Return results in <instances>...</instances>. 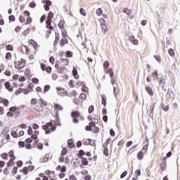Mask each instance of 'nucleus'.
I'll use <instances>...</instances> for the list:
<instances>
[{
    "mask_svg": "<svg viewBox=\"0 0 180 180\" xmlns=\"http://www.w3.org/2000/svg\"><path fill=\"white\" fill-rule=\"evenodd\" d=\"M168 53H169V56H170L171 57H174V56H175V51H174V49H169L168 50Z\"/></svg>",
    "mask_w": 180,
    "mask_h": 180,
    "instance_id": "nucleus-22",
    "label": "nucleus"
},
{
    "mask_svg": "<svg viewBox=\"0 0 180 180\" xmlns=\"http://www.w3.org/2000/svg\"><path fill=\"white\" fill-rule=\"evenodd\" d=\"M25 77H30V70L29 69L25 70Z\"/></svg>",
    "mask_w": 180,
    "mask_h": 180,
    "instance_id": "nucleus-57",
    "label": "nucleus"
},
{
    "mask_svg": "<svg viewBox=\"0 0 180 180\" xmlns=\"http://www.w3.org/2000/svg\"><path fill=\"white\" fill-rule=\"evenodd\" d=\"M89 125L91 127V128L92 129V127H96V124H95V122L94 121H91L89 123Z\"/></svg>",
    "mask_w": 180,
    "mask_h": 180,
    "instance_id": "nucleus-52",
    "label": "nucleus"
},
{
    "mask_svg": "<svg viewBox=\"0 0 180 180\" xmlns=\"http://www.w3.org/2000/svg\"><path fill=\"white\" fill-rule=\"evenodd\" d=\"M79 12L82 15V16H86V11H85V9L80 8Z\"/></svg>",
    "mask_w": 180,
    "mask_h": 180,
    "instance_id": "nucleus-43",
    "label": "nucleus"
},
{
    "mask_svg": "<svg viewBox=\"0 0 180 180\" xmlns=\"http://www.w3.org/2000/svg\"><path fill=\"white\" fill-rule=\"evenodd\" d=\"M4 106H8L9 105V101L6 98H3V101L1 102Z\"/></svg>",
    "mask_w": 180,
    "mask_h": 180,
    "instance_id": "nucleus-27",
    "label": "nucleus"
},
{
    "mask_svg": "<svg viewBox=\"0 0 180 180\" xmlns=\"http://www.w3.org/2000/svg\"><path fill=\"white\" fill-rule=\"evenodd\" d=\"M122 12H124V13H126L127 15H130V13H131L130 10H129L127 8H124Z\"/></svg>",
    "mask_w": 180,
    "mask_h": 180,
    "instance_id": "nucleus-62",
    "label": "nucleus"
},
{
    "mask_svg": "<svg viewBox=\"0 0 180 180\" xmlns=\"http://www.w3.org/2000/svg\"><path fill=\"white\" fill-rule=\"evenodd\" d=\"M154 58L159 63H161V56L155 55Z\"/></svg>",
    "mask_w": 180,
    "mask_h": 180,
    "instance_id": "nucleus-55",
    "label": "nucleus"
},
{
    "mask_svg": "<svg viewBox=\"0 0 180 180\" xmlns=\"http://www.w3.org/2000/svg\"><path fill=\"white\" fill-rule=\"evenodd\" d=\"M72 75L75 79H78L79 78V76L78 75V70H77V68L73 67V70L72 71Z\"/></svg>",
    "mask_w": 180,
    "mask_h": 180,
    "instance_id": "nucleus-3",
    "label": "nucleus"
},
{
    "mask_svg": "<svg viewBox=\"0 0 180 180\" xmlns=\"http://www.w3.org/2000/svg\"><path fill=\"white\" fill-rule=\"evenodd\" d=\"M166 168H167V162H162L160 164V171H161V172H164L165 171Z\"/></svg>",
    "mask_w": 180,
    "mask_h": 180,
    "instance_id": "nucleus-13",
    "label": "nucleus"
},
{
    "mask_svg": "<svg viewBox=\"0 0 180 180\" xmlns=\"http://www.w3.org/2000/svg\"><path fill=\"white\" fill-rule=\"evenodd\" d=\"M152 75L153 77V79L154 81H155V79H158V72L157 70H155L153 73Z\"/></svg>",
    "mask_w": 180,
    "mask_h": 180,
    "instance_id": "nucleus-18",
    "label": "nucleus"
},
{
    "mask_svg": "<svg viewBox=\"0 0 180 180\" xmlns=\"http://www.w3.org/2000/svg\"><path fill=\"white\" fill-rule=\"evenodd\" d=\"M29 6H30V8H32L33 9V8H36V3L32 1L29 4Z\"/></svg>",
    "mask_w": 180,
    "mask_h": 180,
    "instance_id": "nucleus-56",
    "label": "nucleus"
},
{
    "mask_svg": "<svg viewBox=\"0 0 180 180\" xmlns=\"http://www.w3.org/2000/svg\"><path fill=\"white\" fill-rule=\"evenodd\" d=\"M58 40H60V37H58L57 33L56 32V38L53 42V46H57V43H58Z\"/></svg>",
    "mask_w": 180,
    "mask_h": 180,
    "instance_id": "nucleus-35",
    "label": "nucleus"
},
{
    "mask_svg": "<svg viewBox=\"0 0 180 180\" xmlns=\"http://www.w3.org/2000/svg\"><path fill=\"white\" fill-rule=\"evenodd\" d=\"M9 22H15L16 20V18H15V15H11L8 17Z\"/></svg>",
    "mask_w": 180,
    "mask_h": 180,
    "instance_id": "nucleus-37",
    "label": "nucleus"
},
{
    "mask_svg": "<svg viewBox=\"0 0 180 180\" xmlns=\"http://www.w3.org/2000/svg\"><path fill=\"white\" fill-rule=\"evenodd\" d=\"M103 68L104 70H108V68H109V61L108 60H105L104 63H103Z\"/></svg>",
    "mask_w": 180,
    "mask_h": 180,
    "instance_id": "nucleus-29",
    "label": "nucleus"
},
{
    "mask_svg": "<svg viewBox=\"0 0 180 180\" xmlns=\"http://www.w3.org/2000/svg\"><path fill=\"white\" fill-rule=\"evenodd\" d=\"M12 59V53L11 52H7L6 54V60H11Z\"/></svg>",
    "mask_w": 180,
    "mask_h": 180,
    "instance_id": "nucleus-31",
    "label": "nucleus"
},
{
    "mask_svg": "<svg viewBox=\"0 0 180 180\" xmlns=\"http://www.w3.org/2000/svg\"><path fill=\"white\" fill-rule=\"evenodd\" d=\"M25 20V19L24 16H22V15L19 16V22L20 23H24Z\"/></svg>",
    "mask_w": 180,
    "mask_h": 180,
    "instance_id": "nucleus-53",
    "label": "nucleus"
},
{
    "mask_svg": "<svg viewBox=\"0 0 180 180\" xmlns=\"http://www.w3.org/2000/svg\"><path fill=\"white\" fill-rule=\"evenodd\" d=\"M4 86L6 89H8L9 91V92H12L13 91V87L11 86V83L9 82H5Z\"/></svg>",
    "mask_w": 180,
    "mask_h": 180,
    "instance_id": "nucleus-4",
    "label": "nucleus"
},
{
    "mask_svg": "<svg viewBox=\"0 0 180 180\" xmlns=\"http://www.w3.org/2000/svg\"><path fill=\"white\" fill-rule=\"evenodd\" d=\"M14 64L15 65V68H18V70L25 68V63H20V61H19L18 65H16V62H14Z\"/></svg>",
    "mask_w": 180,
    "mask_h": 180,
    "instance_id": "nucleus-8",
    "label": "nucleus"
},
{
    "mask_svg": "<svg viewBox=\"0 0 180 180\" xmlns=\"http://www.w3.org/2000/svg\"><path fill=\"white\" fill-rule=\"evenodd\" d=\"M60 47H64V46H65V40L64 39V38L60 39Z\"/></svg>",
    "mask_w": 180,
    "mask_h": 180,
    "instance_id": "nucleus-44",
    "label": "nucleus"
},
{
    "mask_svg": "<svg viewBox=\"0 0 180 180\" xmlns=\"http://www.w3.org/2000/svg\"><path fill=\"white\" fill-rule=\"evenodd\" d=\"M29 44H31L32 46H33L34 50H37V47H39V45L37 44V42H36L33 39H30L29 41Z\"/></svg>",
    "mask_w": 180,
    "mask_h": 180,
    "instance_id": "nucleus-7",
    "label": "nucleus"
},
{
    "mask_svg": "<svg viewBox=\"0 0 180 180\" xmlns=\"http://www.w3.org/2000/svg\"><path fill=\"white\" fill-rule=\"evenodd\" d=\"M106 74H109V76L111 78L115 75V73L113 72V70L110 68L108 70V71L106 72Z\"/></svg>",
    "mask_w": 180,
    "mask_h": 180,
    "instance_id": "nucleus-19",
    "label": "nucleus"
},
{
    "mask_svg": "<svg viewBox=\"0 0 180 180\" xmlns=\"http://www.w3.org/2000/svg\"><path fill=\"white\" fill-rule=\"evenodd\" d=\"M79 99H82L83 101H85V99H86V94L85 93H82L79 95Z\"/></svg>",
    "mask_w": 180,
    "mask_h": 180,
    "instance_id": "nucleus-33",
    "label": "nucleus"
},
{
    "mask_svg": "<svg viewBox=\"0 0 180 180\" xmlns=\"http://www.w3.org/2000/svg\"><path fill=\"white\" fill-rule=\"evenodd\" d=\"M53 20L51 18H46V25H51Z\"/></svg>",
    "mask_w": 180,
    "mask_h": 180,
    "instance_id": "nucleus-60",
    "label": "nucleus"
},
{
    "mask_svg": "<svg viewBox=\"0 0 180 180\" xmlns=\"http://www.w3.org/2000/svg\"><path fill=\"white\" fill-rule=\"evenodd\" d=\"M68 84L70 88H74V81L70 80Z\"/></svg>",
    "mask_w": 180,
    "mask_h": 180,
    "instance_id": "nucleus-63",
    "label": "nucleus"
},
{
    "mask_svg": "<svg viewBox=\"0 0 180 180\" xmlns=\"http://www.w3.org/2000/svg\"><path fill=\"white\" fill-rule=\"evenodd\" d=\"M53 68H51V66H48L46 67V69L45 70V71H46V72H48V74H50L52 71Z\"/></svg>",
    "mask_w": 180,
    "mask_h": 180,
    "instance_id": "nucleus-59",
    "label": "nucleus"
},
{
    "mask_svg": "<svg viewBox=\"0 0 180 180\" xmlns=\"http://www.w3.org/2000/svg\"><path fill=\"white\" fill-rule=\"evenodd\" d=\"M11 136L12 137H14V139L18 138V132H16V131H12Z\"/></svg>",
    "mask_w": 180,
    "mask_h": 180,
    "instance_id": "nucleus-45",
    "label": "nucleus"
},
{
    "mask_svg": "<svg viewBox=\"0 0 180 180\" xmlns=\"http://www.w3.org/2000/svg\"><path fill=\"white\" fill-rule=\"evenodd\" d=\"M6 49L7 51H13V46L8 44L6 46Z\"/></svg>",
    "mask_w": 180,
    "mask_h": 180,
    "instance_id": "nucleus-23",
    "label": "nucleus"
},
{
    "mask_svg": "<svg viewBox=\"0 0 180 180\" xmlns=\"http://www.w3.org/2000/svg\"><path fill=\"white\" fill-rule=\"evenodd\" d=\"M81 115H80V113L79 112V111H72V112H71V117H72V118H77V117H79V116H80Z\"/></svg>",
    "mask_w": 180,
    "mask_h": 180,
    "instance_id": "nucleus-10",
    "label": "nucleus"
},
{
    "mask_svg": "<svg viewBox=\"0 0 180 180\" xmlns=\"http://www.w3.org/2000/svg\"><path fill=\"white\" fill-rule=\"evenodd\" d=\"M37 148H38V150H41L43 148V143H38Z\"/></svg>",
    "mask_w": 180,
    "mask_h": 180,
    "instance_id": "nucleus-64",
    "label": "nucleus"
},
{
    "mask_svg": "<svg viewBox=\"0 0 180 180\" xmlns=\"http://www.w3.org/2000/svg\"><path fill=\"white\" fill-rule=\"evenodd\" d=\"M22 174H24V175H27V174H29V167H23Z\"/></svg>",
    "mask_w": 180,
    "mask_h": 180,
    "instance_id": "nucleus-24",
    "label": "nucleus"
},
{
    "mask_svg": "<svg viewBox=\"0 0 180 180\" xmlns=\"http://www.w3.org/2000/svg\"><path fill=\"white\" fill-rule=\"evenodd\" d=\"M67 153H68V150L66 149V148H63L60 155L64 157V155H67Z\"/></svg>",
    "mask_w": 180,
    "mask_h": 180,
    "instance_id": "nucleus-21",
    "label": "nucleus"
},
{
    "mask_svg": "<svg viewBox=\"0 0 180 180\" xmlns=\"http://www.w3.org/2000/svg\"><path fill=\"white\" fill-rule=\"evenodd\" d=\"M46 20V15H43L39 20L40 23H43Z\"/></svg>",
    "mask_w": 180,
    "mask_h": 180,
    "instance_id": "nucleus-54",
    "label": "nucleus"
},
{
    "mask_svg": "<svg viewBox=\"0 0 180 180\" xmlns=\"http://www.w3.org/2000/svg\"><path fill=\"white\" fill-rule=\"evenodd\" d=\"M32 108H33L34 110H35L36 112H43V110H44L43 105H41V103H37L36 105H34Z\"/></svg>",
    "mask_w": 180,
    "mask_h": 180,
    "instance_id": "nucleus-2",
    "label": "nucleus"
},
{
    "mask_svg": "<svg viewBox=\"0 0 180 180\" xmlns=\"http://www.w3.org/2000/svg\"><path fill=\"white\" fill-rule=\"evenodd\" d=\"M82 163L83 165H88V159H86V158H83V160H82Z\"/></svg>",
    "mask_w": 180,
    "mask_h": 180,
    "instance_id": "nucleus-40",
    "label": "nucleus"
},
{
    "mask_svg": "<svg viewBox=\"0 0 180 180\" xmlns=\"http://www.w3.org/2000/svg\"><path fill=\"white\" fill-rule=\"evenodd\" d=\"M146 92H148V95H150V96H153V95H154V91H153V89H151V87L146 86Z\"/></svg>",
    "mask_w": 180,
    "mask_h": 180,
    "instance_id": "nucleus-9",
    "label": "nucleus"
},
{
    "mask_svg": "<svg viewBox=\"0 0 180 180\" xmlns=\"http://www.w3.org/2000/svg\"><path fill=\"white\" fill-rule=\"evenodd\" d=\"M9 157L10 158H15V152L13 151V150H11L9 151Z\"/></svg>",
    "mask_w": 180,
    "mask_h": 180,
    "instance_id": "nucleus-36",
    "label": "nucleus"
},
{
    "mask_svg": "<svg viewBox=\"0 0 180 180\" xmlns=\"http://www.w3.org/2000/svg\"><path fill=\"white\" fill-rule=\"evenodd\" d=\"M100 25L101 26L106 25V22L105 21L104 18L100 19Z\"/></svg>",
    "mask_w": 180,
    "mask_h": 180,
    "instance_id": "nucleus-46",
    "label": "nucleus"
},
{
    "mask_svg": "<svg viewBox=\"0 0 180 180\" xmlns=\"http://www.w3.org/2000/svg\"><path fill=\"white\" fill-rule=\"evenodd\" d=\"M53 108L55 110H63V107L58 103L54 104Z\"/></svg>",
    "mask_w": 180,
    "mask_h": 180,
    "instance_id": "nucleus-14",
    "label": "nucleus"
},
{
    "mask_svg": "<svg viewBox=\"0 0 180 180\" xmlns=\"http://www.w3.org/2000/svg\"><path fill=\"white\" fill-rule=\"evenodd\" d=\"M101 105L106 106V96L105 95L101 96Z\"/></svg>",
    "mask_w": 180,
    "mask_h": 180,
    "instance_id": "nucleus-15",
    "label": "nucleus"
},
{
    "mask_svg": "<svg viewBox=\"0 0 180 180\" xmlns=\"http://www.w3.org/2000/svg\"><path fill=\"white\" fill-rule=\"evenodd\" d=\"M129 40L131 43H133L134 46H137V44H139V41L134 37V36H130Z\"/></svg>",
    "mask_w": 180,
    "mask_h": 180,
    "instance_id": "nucleus-5",
    "label": "nucleus"
},
{
    "mask_svg": "<svg viewBox=\"0 0 180 180\" xmlns=\"http://www.w3.org/2000/svg\"><path fill=\"white\" fill-rule=\"evenodd\" d=\"M26 21L27 22L25 23V25H30L32 22V17H27Z\"/></svg>",
    "mask_w": 180,
    "mask_h": 180,
    "instance_id": "nucleus-30",
    "label": "nucleus"
},
{
    "mask_svg": "<svg viewBox=\"0 0 180 180\" xmlns=\"http://www.w3.org/2000/svg\"><path fill=\"white\" fill-rule=\"evenodd\" d=\"M41 68L42 71H46V69L47 68V67L46 66V64L41 63Z\"/></svg>",
    "mask_w": 180,
    "mask_h": 180,
    "instance_id": "nucleus-61",
    "label": "nucleus"
},
{
    "mask_svg": "<svg viewBox=\"0 0 180 180\" xmlns=\"http://www.w3.org/2000/svg\"><path fill=\"white\" fill-rule=\"evenodd\" d=\"M50 88H51V86H50V85H49V84L45 85L44 87V93L49 92V91H50Z\"/></svg>",
    "mask_w": 180,
    "mask_h": 180,
    "instance_id": "nucleus-28",
    "label": "nucleus"
},
{
    "mask_svg": "<svg viewBox=\"0 0 180 180\" xmlns=\"http://www.w3.org/2000/svg\"><path fill=\"white\" fill-rule=\"evenodd\" d=\"M27 134L29 136H32V134H33V129L30 127H28Z\"/></svg>",
    "mask_w": 180,
    "mask_h": 180,
    "instance_id": "nucleus-50",
    "label": "nucleus"
},
{
    "mask_svg": "<svg viewBox=\"0 0 180 180\" xmlns=\"http://www.w3.org/2000/svg\"><path fill=\"white\" fill-rule=\"evenodd\" d=\"M65 56L68 58H71L72 56H74V53L71 51H67L65 52Z\"/></svg>",
    "mask_w": 180,
    "mask_h": 180,
    "instance_id": "nucleus-16",
    "label": "nucleus"
},
{
    "mask_svg": "<svg viewBox=\"0 0 180 180\" xmlns=\"http://www.w3.org/2000/svg\"><path fill=\"white\" fill-rule=\"evenodd\" d=\"M59 29L63 30L64 29V24L63 23V20H60L58 24Z\"/></svg>",
    "mask_w": 180,
    "mask_h": 180,
    "instance_id": "nucleus-42",
    "label": "nucleus"
},
{
    "mask_svg": "<svg viewBox=\"0 0 180 180\" xmlns=\"http://www.w3.org/2000/svg\"><path fill=\"white\" fill-rule=\"evenodd\" d=\"M137 158L139 161H141V160L144 158V153H143V150H141L137 153Z\"/></svg>",
    "mask_w": 180,
    "mask_h": 180,
    "instance_id": "nucleus-12",
    "label": "nucleus"
},
{
    "mask_svg": "<svg viewBox=\"0 0 180 180\" xmlns=\"http://www.w3.org/2000/svg\"><path fill=\"white\" fill-rule=\"evenodd\" d=\"M88 144L89 146H91L92 147H94L95 146V141L91 139H88Z\"/></svg>",
    "mask_w": 180,
    "mask_h": 180,
    "instance_id": "nucleus-26",
    "label": "nucleus"
},
{
    "mask_svg": "<svg viewBox=\"0 0 180 180\" xmlns=\"http://www.w3.org/2000/svg\"><path fill=\"white\" fill-rule=\"evenodd\" d=\"M126 175H127V171L125 170L120 175L121 179H123V178H124V176H126Z\"/></svg>",
    "mask_w": 180,
    "mask_h": 180,
    "instance_id": "nucleus-58",
    "label": "nucleus"
},
{
    "mask_svg": "<svg viewBox=\"0 0 180 180\" xmlns=\"http://www.w3.org/2000/svg\"><path fill=\"white\" fill-rule=\"evenodd\" d=\"M56 89H57V94H58V95H60V91H65V89H63V87H60V86L56 87Z\"/></svg>",
    "mask_w": 180,
    "mask_h": 180,
    "instance_id": "nucleus-47",
    "label": "nucleus"
},
{
    "mask_svg": "<svg viewBox=\"0 0 180 180\" xmlns=\"http://www.w3.org/2000/svg\"><path fill=\"white\" fill-rule=\"evenodd\" d=\"M53 18H54V13H53V12L50 11V12L48 13L47 18H48V19H52V20H53Z\"/></svg>",
    "mask_w": 180,
    "mask_h": 180,
    "instance_id": "nucleus-39",
    "label": "nucleus"
},
{
    "mask_svg": "<svg viewBox=\"0 0 180 180\" xmlns=\"http://www.w3.org/2000/svg\"><path fill=\"white\" fill-rule=\"evenodd\" d=\"M101 27L103 33L106 34V33H108V27L106 25H102Z\"/></svg>",
    "mask_w": 180,
    "mask_h": 180,
    "instance_id": "nucleus-17",
    "label": "nucleus"
},
{
    "mask_svg": "<svg viewBox=\"0 0 180 180\" xmlns=\"http://www.w3.org/2000/svg\"><path fill=\"white\" fill-rule=\"evenodd\" d=\"M103 154L105 155V157H109V149L108 148L104 149Z\"/></svg>",
    "mask_w": 180,
    "mask_h": 180,
    "instance_id": "nucleus-38",
    "label": "nucleus"
},
{
    "mask_svg": "<svg viewBox=\"0 0 180 180\" xmlns=\"http://www.w3.org/2000/svg\"><path fill=\"white\" fill-rule=\"evenodd\" d=\"M60 61V63H64V61H65L66 64H65V65H68V59L61 58Z\"/></svg>",
    "mask_w": 180,
    "mask_h": 180,
    "instance_id": "nucleus-51",
    "label": "nucleus"
},
{
    "mask_svg": "<svg viewBox=\"0 0 180 180\" xmlns=\"http://www.w3.org/2000/svg\"><path fill=\"white\" fill-rule=\"evenodd\" d=\"M159 85L161 86L162 89H164L165 86V79L164 77H161L159 80Z\"/></svg>",
    "mask_w": 180,
    "mask_h": 180,
    "instance_id": "nucleus-6",
    "label": "nucleus"
},
{
    "mask_svg": "<svg viewBox=\"0 0 180 180\" xmlns=\"http://www.w3.org/2000/svg\"><path fill=\"white\" fill-rule=\"evenodd\" d=\"M166 98H167V101H169V99H171V91L168 90L167 93L166 94Z\"/></svg>",
    "mask_w": 180,
    "mask_h": 180,
    "instance_id": "nucleus-41",
    "label": "nucleus"
},
{
    "mask_svg": "<svg viewBox=\"0 0 180 180\" xmlns=\"http://www.w3.org/2000/svg\"><path fill=\"white\" fill-rule=\"evenodd\" d=\"M94 110H95V108L94 107V105H90L88 109V112L89 115H91V113H93Z\"/></svg>",
    "mask_w": 180,
    "mask_h": 180,
    "instance_id": "nucleus-25",
    "label": "nucleus"
},
{
    "mask_svg": "<svg viewBox=\"0 0 180 180\" xmlns=\"http://www.w3.org/2000/svg\"><path fill=\"white\" fill-rule=\"evenodd\" d=\"M1 158H3V160H8V153H2Z\"/></svg>",
    "mask_w": 180,
    "mask_h": 180,
    "instance_id": "nucleus-48",
    "label": "nucleus"
},
{
    "mask_svg": "<svg viewBox=\"0 0 180 180\" xmlns=\"http://www.w3.org/2000/svg\"><path fill=\"white\" fill-rule=\"evenodd\" d=\"M68 146L70 148H74L75 147V144H74L72 139H70L68 141Z\"/></svg>",
    "mask_w": 180,
    "mask_h": 180,
    "instance_id": "nucleus-11",
    "label": "nucleus"
},
{
    "mask_svg": "<svg viewBox=\"0 0 180 180\" xmlns=\"http://www.w3.org/2000/svg\"><path fill=\"white\" fill-rule=\"evenodd\" d=\"M151 108V110H150V117H152L154 116V108H155V105H153V107H150Z\"/></svg>",
    "mask_w": 180,
    "mask_h": 180,
    "instance_id": "nucleus-32",
    "label": "nucleus"
},
{
    "mask_svg": "<svg viewBox=\"0 0 180 180\" xmlns=\"http://www.w3.org/2000/svg\"><path fill=\"white\" fill-rule=\"evenodd\" d=\"M41 129L44 130L45 134H50L51 131H56L57 127L56 124H53L52 122H49L45 125H42Z\"/></svg>",
    "mask_w": 180,
    "mask_h": 180,
    "instance_id": "nucleus-1",
    "label": "nucleus"
},
{
    "mask_svg": "<svg viewBox=\"0 0 180 180\" xmlns=\"http://www.w3.org/2000/svg\"><path fill=\"white\" fill-rule=\"evenodd\" d=\"M32 84H39V79H37V77H34L32 79Z\"/></svg>",
    "mask_w": 180,
    "mask_h": 180,
    "instance_id": "nucleus-49",
    "label": "nucleus"
},
{
    "mask_svg": "<svg viewBox=\"0 0 180 180\" xmlns=\"http://www.w3.org/2000/svg\"><path fill=\"white\" fill-rule=\"evenodd\" d=\"M96 13L98 16H102V13H103V11H102V8H99L96 11Z\"/></svg>",
    "mask_w": 180,
    "mask_h": 180,
    "instance_id": "nucleus-20",
    "label": "nucleus"
},
{
    "mask_svg": "<svg viewBox=\"0 0 180 180\" xmlns=\"http://www.w3.org/2000/svg\"><path fill=\"white\" fill-rule=\"evenodd\" d=\"M18 110V108L16 106H13L9 108V112H11L13 113H15Z\"/></svg>",
    "mask_w": 180,
    "mask_h": 180,
    "instance_id": "nucleus-34",
    "label": "nucleus"
}]
</instances>
